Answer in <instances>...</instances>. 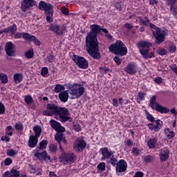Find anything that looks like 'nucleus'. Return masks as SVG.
<instances>
[{
    "mask_svg": "<svg viewBox=\"0 0 177 177\" xmlns=\"http://www.w3.org/2000/svg\"><path fill=\"white\" fill-rule=\"evenodd\" d=\"M91 31L87 34L86 37V50L95 59H100V53L99 52V41H97V34L100 31H103L105 34H108L109 30L106 28H101L100 26L93 24L90 26Z\"/></svg>",
    "mask_w": 177,
    "mask_h": 177,
    "instance_id": "f257e3e1",
    "label": "nucleus"
},
{
    "mask_svg": "<svg viewBox=\"0 0 177 177\" xmlns=\"http://www.w3.org/2000/svg\"><path fill=\"white\" fill-rule=\"evenodd\" d=\"M137 46L138 48H140V53L142 55L145 59H151V57H154V52H150L151 43L141 41L138 43Z\"/></svg>",
    "mask_w": 177,
    "mask_h": 177,
    "instance_id": "f03ea898",
    "label": "nucleus"
},
{
    "mask_svg": "<svg viewBox=\"0 0 177 177\" xmlns=\"http://www.w3.org/2000/svg\"><path fill=\"white\" fill-rule=\"evenodd\" d=\"M149 27L151 28L153 35L156 39L155 44L158 45L162 44L167 36V32L165 30H161V29L153 24H150Z\"/></svg>",
    "mask_w": 177,
    "mask_h": 177,
    "instance_id": "7ed1b4c3",
    "label": "nucleus"
},
{
    "mask_svg": "<svg viewBox=\"0 0 177 177\" xmlns=\"http://www.w3.org/2000/svg\"><path fill=\"white\" fill-rule=\"evenodd\" d=\"M40 10H44L46 16V21L48 23L53 21V6L50 3H46L45 1H40L38 6Z\"/></svg>",
    "mask_w": 177,
    "mask_h": 177,
    "instance_id": "20e7f679",
    "label": "nucleus"
},
{
    "mask_svg": "<svg viewBox=\"0 0 177 177\" xmlns=\"http://www.w3.org/2000/svg\"><path fill=\"white\" fill-rule=\"evenodd\" d=\"M149 106L152 109V110H155V111H158L161 114H167V113H169V109L163 106L160 104V103L157 102V95H156L151 97Z\"/></svg>",
    "mask_w": 177,
    "mask_h": 177,
    "instance_id": "39448f33",
    "label": "nucleus"
},
{
    "mask_svg": "<svg viewBox=\"0 0 177 177\" xmlns=\"http://www.w3.org/2000/svg\"><path fill=\"white\" fill-rule=\"evenodd\" d=\"M110 52H113L115 55H120V56H125L128 50L125 44L121 41H117L115 44L109 46Z\"/></svg>",
    "mask_w": 177,
    "mask_h": 177,
    "instance_id": "423d86ee",
    "label": "nucleus"
},
{
    "mask_svg": "<svg viewBox=\"0 0 177 177\" xmlns=\"http://www.w3.org/2000/svg\"><path fill=\"white\" fill-rule=\"evenodd\" d=\"M59 160L60 162L64 164H73V162L77 160V157L73 153L69 152L66 153L63 152L59 157Z\"/></svg>",
    "mask_w": 177,
    "mask_h": 177,
    "instance_id": "0eeeda50",
    "label": "nucleus"
},
{
    "mask_svg": "<svg viewBox=\"0 0 177 177\" xmlns=\"http://www.w3.org/2000/svg\"><path fill=\"white\" fill-rule=\"evenodd\" d=\"M72 59L73 60V62H75V63L80 68H83L85 70L89 66L88 60H86L84 57L73 55V56L72 57Z\"/></svg>",
    "mask_w": 177,
    "mask_h": 177,
    "instance_id": "6e6552de",
    "label": "nucleus"
},
{
    "mask_svg": "<svg viewBox=\"0 0 177 177\" xmlns=\"http://www.w3.org/2000/svg\"><path fill=\"white\" fill-rule=\"evenodd\" d=\"M21 36L23 37L24 39H26V41H30V42H34L35 44H36L37 46H39L41 45V41L35 37L34 35H31L28 33H23L21 32H17L15 34V38L16 39H20L21 38Z\"/></svg>",
    "mask_w": 177,
    "mask_h": 177,
    "instance_id": "1a4fd4ad",
    "label": "nucleus"
},
{
    "mask_svg": "<svg viewBox=\"0 0 177 177\" xmlns=\"http://www.w3.org/2000/svg\"><path fill=\"white\" fill-rule=\"evenodd\" d=\"M70 95H73L71 99H79L80 97L82 96L85 93V88L82 86L79 87L78 88H74V85L71 84L69 86V90L67 91Z\"/></svg>",
    "mask_w": 177,
    "mask_h": 177,
    "instance_id": "9d476101",
    "label": "nucleus"
},
{
    "mask_svg": "<svg viewBox=\"0 0 177 177\" xmlns=\"http://www.w3.org/2000/svg\"><path fill=\"white\" fill-rule=\"evenodd\" d=\"M66 28H67V26L66 24L64 25H58L55 24H51L49 26V30L50 31H53L56 35H63L64 32H66Z\"/></svg>",
    "mask_w": 177,
    "mask_h": 177,
    "instance_id": "9b49d317",
    "label": "nucleus"
},
{
    "mask_svg": "<svg viewBox=\"0 0 177 177\" xmlns=\"http://www.w3.org/2000/svg\"><path fill=\"white\" fill-rule=\"evenodd\" d=\"M47 110L44 111V115H47V117H52V115H55V114H57V110L59 106H57L55 104H48L46 106Z\"/></svg>",
    "mask_w": 177,
    "mask_h": 177,
    "instance_id": "f8f14e48",
    "label": "nucleus"
},
{
    "mask_svg": "<svg viewBox=\"0 0 177 177\" xmlns=\"http://www.w3.org/2000/svg\"><path fill=\"white\" fill-rule=\"evenodd\" d=\"M5 50L8 56L12 57L16 56V46L12 41L6 43Z\"/></svg>",
    "mask_w": 177,
    "mask_h": 177,
    "instance_id": "ddd939ff",
    "label": "nucleus"
},
{
    "mask_svg": "<svg viewBox=\"0 0 177 177\" xmlns=\"http://www.w3.org/2000/svg\"><path fill=\"white\" fill-rule=\"evenodd\" d=\"M21 5L22 12H27L30 8L37 6V1L35 0H23L21 2Z\"/></svg>",
    "mask_w": 177,
    "mask_h": 177,
    "instance_id": "4468645a",
    "label": "nucleus"
},
{
    "mask_svg": "<svg viewBox=\"0 0 177 177\" xmlns=\"http://www.w3.org/2000/svg\"><path fill=\"white\" fill-rule=\"evenodd\" d=\"M35 157L39 161H50V156L48 155L46 151H41V150L36 149Z\"/></svg>",
    "mask_w": 177,
    "mask_h": 177,
    "instance_id": "2eb2a0df",
    "label": "nucleus"
},
{
    "mask_svg": "<svg viewBox=\"0 0 177 177\" xmlns=\"http://www.w3.org/2000/svg\"><path fill=\"white\" fill-rule=\"evenodd\" d=\"M74 150L77 153H80L82 149L86 147V142L82 138H77L76 142L73 145Z\"/></svg>",
    "mask_w": 177,
    "mask_h": 177,
    "instance_id": "dca6fc26",
    "label": "nucleus"
},
{
    "mask_svg": "<svg viewBox=\"0 0 177 177\" xmlns=\"http://www.w3.org/2000/svg\"><path fill=\"white\" fill-rule=\"evenodd\" d=\"M128 167V165L127 164V162L124 159H122L118 162L116 164V171L117 172H125L127 171V168Z\"/></svg>",
    "mask_w": 177,
    "mask_h": 177,
    "instance_id": "f3484780",
    "label": "nucleus"
},
{
    "mask_svg": "<svg viewBox=\"0 0 177 177\" xmlns=\"http://www.w3.org/2000/svg\"><path fill=\"white\" fill-rule=\"evenodd\" d=\"M101 154L103 156L102 160L110 158L113 156V153L109 151V148L104 147L101 149Z\"/></svg>",
    "mask_w": 177,
    "mask_h": 177,
    "instance_id": "a211bd4d",
    "label": "nucleus"
},
{
    "mask_svg": "<svg viewBox=\"0 0 177 177\" xmlns=\"http://www.w3.org/2000/svg\"><path fill=\"white\" fill-rule=\"evenodd\" d=\"M169 157V150L167 148H164L160 151V160L162 161H167Z\"/></svg>",
    "mask_w": 177,
    "mask_h": 177,
    "instance_id": "6ab92c4d",
    "label": "nucleus"
},
{
    "mask_svg": "<svg viewBox=\"0 0 177 177\" xmlns=\"http://www.w3.org/2000/svg\"><path fill=\"white\" fill-rule=\"evenodd\" d=\"M38 144V138H36L35 136L31 135L29 137V140H28V146L31 149H34L35 146Z\"/></svg>",
    "mask_w": 177,
    "mask_h": 177,
    "instance_id": "aec40b11",
    "label": "nucleus"
},
{
    "mask_svg": "<svg viewBox=\"0 0 177 177\" xmlns=\"http://www.w3.org/2000/svg\"><path fill=\"white\" fill-rule=\"evenodd\" d=\"M59 97L61 102H63V103H66V102L68 100V92L67 91H65L59 93Z\"/></svg>",
    "mask_w": 177,
    "mask_h": 177,
    "instance_id": "412c9836",
    "label": "nucleus"
},
{
    "mask_svg": "<svg viewBox=\"0 0 177 177\" xmlns=\"http://www.w3.org/2000/svg\"><path fill=\"white\" fill-rule=\"evenodd\" d=\"M125 71H127L128 74H135L136 73V66L132 64H129L127 66Z\"/></svg>",
    "mask_w": 177,
    "mask_h": 177,
    "instance_id": "4be33fe9",
    "label": "nucleus"
},
{
    "mask_svg": "<svg viewBox=\"0 0 177 177\" xmlns=\"http://www.w3.org/2000/svg\"><path fill=\"white\" fill-rule=\"evenodd\" d=\"M69 114H70V113L68 112V110H67V109L58 106L57 115H68Z\"/></svg>",
    "mask_w": 177,
    "mask_h": 177,
    "instance_id": "5701e85b",
    "label": "nucleus"
},
{
    "mask_svg": "<svg viewBox=\"0 0 177 177\" xmlns=\"http://www.w3.org/2000/svg\"><path fill=\"white\" fill-rule=\"evenodd\" d=\"M33 131L35 133L34 136L38 138L41 136V133H42V127L39 125L35 126L33 127Z\"/></svg>",
    "mask_w": 177,
    "mask_h": 177,
    "instance_id": "b1692460",
    "label": "nucleus"
},
{
    "mask_svg": "<svg viewBox=\"0 0 177 177\" xmlns=\"http://www.w3.org/2000/svg\"><path fill=\"white\" fill-rule=\"evenodd\" d=\"M46 146H48V140H44L39 142V147H37L36 150H45Z\"/></svg>",
    "mask_w": 177,
    "mask_h": 177,
    "instance_id": "393cba45",
    "label": "nucleus"
},
{
    "mask_svg": "<svg viewBox=\"0 0 177 177\" xmlns=\"http://www.w3.org/2000/svg\"><path fill=\"white\" fill-rule=\"evenodd\" d=\"M59 121H61V122H66L67 121L71 122L73 121V118H71V117L67 116V115H59Z\"/></svg>",
    "mask_w": 177,
    "mask_h": 177,
    "instance_id": "a878e982",
    "label": "nucleus"
},
{
    "mask_svg": "<svg viewBox=\"0 0 177 177\" xmlns=\"http://www.w3.org/2000/svg\"><path fill=\"white\" fill-rule=\"evenodd\" d=\"M7 31L8 32H10L12 35H13V34H15V32H16V31H17V26H16V24H12L10 26H8L7 28Z\"/></svg>",
    "mask_w": 177,
    "mask_h": 177,
    "instance_id": "bb28decb",
    "label": "nucleus"
},
{
    "mask_svg": "<svg viewBox=\"0 0 177 177\" xmlns=\"http://www.w3.org/2000/svg\"><path fill=\"white\" fill-rule=\"evenodd\" d=\"M147 145L149 149H154L156 147V145H157V140L156 138L150 139L148 140Z\"/></svg>",
    "mask_w": 177,
    "mask_h": 177,
    "instance_id": "cd10ccee",
    "label": "nucleus"
},
{
    "mask_svg": "<svg viewBox=\"0 0 177 177\" xmlns=\"http://www.w3.org/2000/svg\"><path fill=\"white\" fill-rule=\"evenodd\" d=\"M50 125L53 128V129L56 130V129H57L58 127L60 126V123L57 122L55 120H50Z\"/></svg>",
    "mask_w": 177,
    "mask_h": 177,
    "instance_id": "c85d7f7f",
    "label": "nucleus"
},
{
    "mask_svg": "<svg viewBox=\"0 0 177 177\" xmlns=\"http://www.w3.org/2000/svg\"><path fill=\"white\" fill-rule=\"evenodd\" d=\"M63 136H64L63 133L62 132L56 133L55 136V140H57L58 143H61L62 140H63V138H64Z\"/></svg>",
    "mask_w": 177,
    "mask_h": 177,
    "instance_id": "c756f323",
    "label": "nucleus"
},
{
    "mask_svg": "<svg viewBox=\"0 0 177 177\" xmlns=\"http://www.w3.org/2000/svg\"><path fill=\"white\" fill-rule=\"evenodd\" d=\"M14 80L17 84L23 81V76L21 74L17 73L14 75Z\"/></svg>",
    "mask_w": 177,
    "mask_h": 177,
    "instance_id": "7c9ffc66",
    "label": "nucleus"
},
{
    "mask_svg": "<svg viewBox=\"0 0 177 177\" xmlns=\"http://www.w3.org/2000/svg\"><path fill=\"white\" fill-rule=\"evenodd\" d=\"M0 80L2 84H8V76L3 73H0Z\"/></svg>",
    "mask_w": 177,
    "mask_h": 177,
    "instance_id": "2f4dec72",
    "label": "nucleus"
},
{
    "mask_svg": "<svg viewBox=\"0 0 177 177\" xmlns=\"http://www.w3.org/2000/svg\"><path fill=\"white\" fill-rule=\"evenodd\" d=\"M64 89H65L64 86L62 84H56L55 87V91L57 93H59V92H60L61 91H64Z\"/></svg>",
    "mask_w": 177,
    "mask_h": 177,
    "instance_id": "473e14b6",
    "label": "nucleus"
},
{
    "mask_svg": "<svg viewBox=\"0 0 177 177\" xmlns=\"http://www.w3.org/2000/svg\"><path fill=\"white\" fill-rule=\"evenodd\" d=\"M25 56L27 59H32V57H34V51L31 50L27 51L25 53Z\"/></svg>",
    "mask_w": 177,
    "mask_h": 177,
    "instance_id": "72a5a7b5",
    "label": "nucleus"
},
{
    "mask_svg": "<svg viewBox=\"0 0 177 177\" xmlns=\"http://www.w3.org/2000/svg\"><path fill=\"white\" fill-rule=\"evenodd\" d=\"M153 124L155 125V132H158V131H160V128H161L160 120H156Z\"/></svg>",
    "mask_w": 177,
    "mask_h": 177,
    "instance_id": "f704fd0d",
    "label": "nucleus"
},
{
    "mask_svg": "<svg viewBox=\"0 0 177 177\" xmlns=\"http://www.w3.org/2000/svg\"><path fill=\"white\" fill-rule=\"evenodd\" d=\"M25 102L26 103V104H31V103H32L33 100H32V97H31V95H26L25 97Z\"/></svg>",
    "mask_w": 177,
    "mask_h": 177,
    "instance_id": "c9c22d12",
    "label": "nucleus"
},
{
    "mask_svg": "<svg viewBox=\"0 0 177 177\" xmlns=\"http://www.w3.org/2000/svg\"><path fill=\"white\" fill-rule=\"evenodd\" d=\"M165 135L169 139H172V138L175 136V133H174V131H169V129H167V131L165 132Z\"/></svg>",
    "mask_w": 177,
    "mask_h": 177,
    "instance_id": "e433bc0d",
    "label": "nucleus"
},
{
    "mask_svg": "<svg viewBox=\"0 0 177 177\" xmlns=\"http://www.w3.org/2000/svg\"><path fill=\"white\" fill-rule=\"evenodd\" d=\"M11 177H19L20 176V172L16 169H12L10 171Z\"/></svg>",
    "mask_w": 177,
    "mask_h": 177,
    "instance_id": "4c0bfd02",
    "label": "nucleus"
},
{
    "mask_svg": "<svg viewBox=\"0 0 177 177\" xmlns=\"http://www.w3.org/2000/svg\"><path fill=\"white\" fill-rule=\"evenodd\" d=\"M49 149L51 153H56V151H57V146L55 144H51Z\"/></svg>",
    "mask_w": 177,
    "mask_h": 177,
    "instance_id": "58836bf2",
    "label": "nucleus"
},
{
    "mask_svg": "<svg viewBox=\"0 0 177 177\" xmlns=\"http://www.w3.org/2000/svg\"><path fill=\"white\" fill-rule=\"evenodd\" d=\"M154 160V157L151 156H147L145 158V162H151Z\"/></svg>",
    "mask_w": 177,
    "mask_h": 177,
    "instance_id": "ea45409f",
    "label": "nucleus"
},
{
    "mask_svg": "<svg viewBox=\"0 0 177 177\" xmlns=\"http://www.w3.org/2000/svg\"><path fill=\"white\" fill-rule=\"evenodd\" d=\"M138 99H139L140 102H142V100H144L145 96H146V93H145L142 91H140L138 93Z\"/></svg>",
    "mask_w": 177,
    "mask_h": 177,
    "instance_id": "a19ab883",
    "label": "nucleus"
},
{
    "mask_svg": "<svg viewBox=\"0 0 177 177\" xmlns=\"http://www.w3.org/2000/svg\"><path fill=\"white\" fill-rule=\"evenodd\" d=\"M55 131L57 133H59V132H62V133H63V132H66V129L62 127L61 124H59V126L55 129Z\"/></svg>",
    "mask_w": 177,
    "mask_h": 177,
    "instance_id": "79ce46f5",
    "label": "nucleus"
},
{
    "mask_svg": "<svg viewBox=\"0 0 177 177\" xmlns=\"http://www.w3.org/2000/svg\"><path fill=\"white\" fill-rule=\"evenodd\" d=\"M101 74H107L109 71H110V69L107 67H102L100 68Z\"/></svg>",
    "mask_w": 177,
    "mask_h": 177,
    "instance_id": "37998d69",
    "label": "nucleus"
},
{
    "mask_svg": "<svg viewBox=\"0 0 177 177\" xmlns=\"http://www.w3.org/2000/svg\"><path fill=\"white\" fill-rule=\"evenodd\" d=\"M98 169H100L101 171H104L106 169V163L105 162H101L97 165Z\"/></svg>",
    "mask_w": 177,
    "mask_h": 177,
    "instance_id": "c03bdc74",
    "label": "nucleus"
},
{
    "mask_svg": "<svg viewBox=\"0 0 177 177\" xmlns=\"http://www.w3.org/2000/svg\"><path fill=\"white\" fill-rule=\"evenodd\" d=\"M158 53L161 56H164V55H167V50L165 48H159L158 49Z\"/></svg>",
    "mask_w": 177,
    "mask_h": 177,
    "instance_id": "a18cd8bd",
    "label": "nucleus"
},
{
    "mask_svg": "<svg viewBox=\"0 0 177 177\" xmlns=\"http://www.w3.org/2000/svg\"><path fill=\"white\" fill-rule=\"evenodd\" d=\"M140 23H142L144 26H147V24L149 23V21H150V20H149V19L145 18V20L143 19V18L140 17Z\"/></svg>",
    "mask_w": 177,
    "mask_h": 177,
    "instance_id": "49530a36",
    "label": "nucleus"
},
{
    "mask_svg": "<svg viewBox=\"0 0 177 177\" xmlns=\"http://www.w3.org/2000/svg\"><path fill=\"white\" fill-rule=\"evenodd\" d=\"M15 129L17 131H22L23 130V124L21 122L17 123L15 124Z\"/></svg>",
    "mask_w": 177,
    "mask_h": 177,
    "instance_id": "de8ad7c7",
    "label": "nucleus"
},
{
    "mask_svg": "<svg viewBox=\"0 0 177 177\" xmlns=\"http://www.w3.org/2000/svg\"><path fill=\"white\" fill-rule=\"evenodd\" d=\"M7 154L10 156V157H13V156H16V151L13 149H8L7 151Z\"/></svg>",
    "mask_w": 177,
    "mask_h": 177,
    "instance_id": "09e8293b",
    "label": "nucleus"
},
{
    "mask_svg": "<svg viewBox=\"0 0 177 177\" xmlns=\"http://www.w3.org/2000/svg\"><path fill=\"white\" fill-rule=\"evenodd\" d=\"M176 50V46H175V44H171L169 45V52H171V53H174V52H175Z\"/></svg>",
    "mask_w": 177,
    "mask_h": 177,
    "instance_id": "8fccbe9b",
    "label": "nucleus"
},
{
    "mask_svg": "<svg viewBox=\"0 0 177 177\" xmlns=\"http://www.w3.org/2000/svg\"><path fill=\"white\" fill-rule=\"evenodd\" d=\"M48 73V70L47 67H44L41 68V75H43V77H44V75H46Z\"/></svg>",
    "mask_w": 177,
    "mask_h": 177,
    "instance_id": "3c124183",
    "label": "nucleus"
},
{
    "mask_svg": "<svg viewBox=\"0 0 177 177\" xmlns=\"http://www.w3.org/2000/svg\"><path fill=\"white\" fill-rule=\"evenodd\" d=\"M111 164L113 167H115V165H117V158H114V156L111 158Z\"/></svg>",
    "mask_w": 177,
    "mask_h": 177,
    "instance_id": "603ef678",
    "label": "nucleus"
},
{
    "mask_svg": "<svg viewBox=\"0 0 177 177\" xmlns=\"http://www.w3.org/2000/svg\"><path fill=\"white\" fill-rule=\"evenodd\" d=\"M1 114H5V105H3L2 102H0V115Z\"/></svg>",
    "mask_w": 177,
    "mask_h": 177,
    "instance_id": "864d4df0",
    "label": "nucleus"
},
{
    "mask_svg": "<svg viewBox=\"0 0 177 177\" xmlns=\"http://www.w3.org/2000/svg\"><path fill=\"white\" fill-rule=\"evenodd\" d=\"M61 12L63 13V15H68L69 13L68 9L66 8V7H62Z\"/></svg>",
    "mask_w": 177,
    "mask_h": 177,
    "instance_id": "5fc2aeb1",
    "label": "nucleus"
},
{
    "mask_svg": "<svg viewBox=\"0 0 177 177\" xmlns=\"http://www.w3.org/2000/svg\"><path fill=\"white\" fill-rule=\"evenodd\" d=\"M73 128L77 132H80V131H81V126L78 124H73Z\"/></svg>",
    "mask_w": 177,
    "mask_h": 177,
    "instance_id": "6e6d98bb",
    "label": "nucleus"
},
{
    "mask_svg": "<svg viewBox=\"0 0 177 177\" xmlns=\"http://www.w3.org/2000/svg\"><path fill=\"white\" fill-rule=\"evenodd\" d=\"M154 82H156V84H162V78H161L160 77H156L154 79Z\"/></svg>",
    "mask_w": 177,
    "mask_h": 177,
    "instance_id": "4d7b16f0",
    "label": "nucleus"
},
{
    "mask_svg": "<svg viewBox=\"0 0 177 177\" xmlns=\"http://www.w3.org/2000/svg\"><path fill=\"white\" fill-rule=\"evenodd\" d=\"M47 60L50 62V63H53V62L55 60V56L52 55L47 56Z\"/></svg>",
    "mask_w": 177,
    "mask_h": 177,
    "instance_id": "13d9d810",
    "label": "nucleus"
},
{
    "mask_svg": "<svg viewBox=\"0 0 177 177\" xmlns=\"http://www.w3.org/2000/svg\"><path fill=\"white\" fill-rule=\"evenodd\" d=\"M124 27L128 30H132V28H133V26L131 25L129 23L124 24Z\"/></svg>",
    "mask_w": 177,
    "mask_h": 177,
    "instance_id": "bf43d9fd",
    "label": "nucleus"
},
{
    "mask_svg": "<svg viewBox=\"0 0 177 177\" xmlns=\"http://www.w3.org/2000/svg\"><path fill=\"white\" fill-rule=\"evenodd\" d=\"M167 5L173 6L176 3V0H166Z\"/></svg>",
    "mask_w": 177,
    "mask_h": 177,
    "instance_id": "052dcab7",
    "label": "nucleus"
},
{
    "mask_svg": "<svg viewBox=\"0 0 177 177\" xmlns=\"http://www.w3.org/2000/svg\"><path fill=\"white\" fill-rule=\"evenodd\" d=\"M113 60L118 64V66H120V64H121V59H120V57L115 56L114 57Z\"/></svg>",
    "mask_w": 177,
    "mask_h": 177,
    "instance_id": "680f3d73",
    "label": "nucleus"
},
{
    "mask_svg": "<svg viewBox=\"0 0 177 177\" xmlns=\"http://www.w3.org/2000/svg\"><path fill=\"white\" fill-rule=\"evenodd\" d=\"M10 164H12V159L10 158L5 160V165H10Z\"/></svg>",
    "mask_w": 177,
    "mask_h": 177,
    "instance_id": "e2e57ef3",
    "label": "nucleus"
},
{
    "mask_svg": "<svg viewBox=\"0 0 177 177\" xmlns=\"http://www.w3.org/2000/svg\"><path fill=\"white\" fill-rule=\"evenodd\" d=\"M143 172L142 171H138L136 173V174L133 176V177H143Z\"/></svg>",
    "mask_w": 177,
    "mask_h": 177,
    "instance_id": "0e129e2a",
    "label": "nucleus"
},
{
    "mask_svg": "<svg viewBox=\"0 0 177 177\" xmlns=\"http://www.w3.org/2000/svg\"><path fill=\"white\" fill-rule=\"evenodd\" d=\"M147 120H149V121H151V122H153L154 121V117H153V115L151 114H148Z\"/></svg>",
    "mask_w": 177,
    "mask_h": 177,
    "instance_id": "69168bd1",
    "label": "nucleus"
},
{
    "mask_svg": "<svg viewBox=\"0 0 177 177\" xmlns=\"http://www.w3.org/2000/svg\"><path fill=\"white\" fill-rule=\"evenodd\" d=\"M12 174L11 171H6L3 174V177H12Z\"/></svg>",
    "mask_w": 177,
    "mask_h": 177,
    "instance_id": "338daca9",
    "label": "nucleus"
},
{
    "mask_svg": "<svg viewBox=\"0 0 177 177\" xmlns=\"http://www.w3.org/2000/svg\"><path fill=\"white\" fill-rule=\"evenodd\" d=\"M171 70L174 71V73H175L177 75V66L176 65H173L171 66Z\"/></svg>",
    "mask_w": 177,
    "mask_h": 177,
    "instance_id": "774afa93",
    "label": "nucleus"
}]
</instances>
